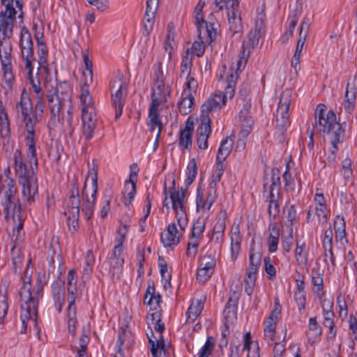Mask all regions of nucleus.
Wrapping results in <instances>:
<instances>
[{
	"label": "nucleus",
	"mask_w": 357,
	"mask_h": 357,
	"mask_svg": "<svg viewBox=\"0 0 357 357\" xmlns=\"http://www.w3.org/2000/svg\"><path fill=\"white\" fill-rule=\"evenodd\" d=\"M136 181L137 174H131L130 175V180L125 182L124 188L122 191L123 197L125 199L132 201L136 194Z\"/></svg>",
	"instance_id": "nucleus-32"
},
{
	"label": "nucleus",
	"mask_w": 357,
	"mask_h": 357,
	"mask_svg": "<svg viewBox=\"0 0 357 357\" xmlns=\"http://www.w3.org/2000/svg\"><path fill=\"white\" fill-rule=\"evenodd\" d=\"M3 211L6 213L5 218H8L9 216L14 218L17 216L20 220L22 215L17 211V202H2Z\"/></svg>",
	"instance_id": "nucleus-43"
},
{
	"label": "nucleus",
	"mask_w": 357,
	"mask_h": 357,
	"mask_svg": "<svg viewBox=\"0 0 357 357\" xmlns=\"http://www.w3.org/2000/svg\"><path fill=\"white\" fill-rule=\"evenodd\" d=\"M15 15L11 13L1 10L0 12V59L3 72V78L10 89L14 81L12 72V43L10 38L13 35V26Z\"/></svg>",
	"instance_id": "nucleus-3"
},
{
	"label": "nucleus",
	"mask_w": 357,
	"mask_h": 357,
	"mask_svg": "<svg viewBox=\"0 0 357 357\" xmlns=\"http://www.w3.org/2000/svg\"><path fill=\"white\" fill-rule=\"evenodd\" d=\"M82 133L86 140H91L98 127L96 109L93 107H82Z\"/></svg>",
	"instance_id": "nucleus-10"
},
{
	"label": "nucleus",
	"mask_w": 357,
	"mask_h": 357,
	"mask_svg": "<svg viewBox=\"0 0 357 357\" xmlns=\"http://www.w3.org/2000/svg\"><path fill=\"white\" fill-rule=\"evenodd\" d=\"M186 190H184L183 188H178L175 187V181L173 180L171 181V186L168 188H167V183H165V199H167V196H169L171 201H183L185 197Z\"/></svg>",
	"instance_id": "nucleus-26"
},
{
	"label": "nucleus",
	"mask_w": 357,
	"mask_h": 357,
	"mask_svg": "<svg viewBox=\"0 0 357 357\" xmlns=\"http://www.w3.org/2000/svg\"><path fill=\"white\" fill-rule=\"evenodd\" d=\"M184 203L185 202H172V206L176 213L177 223L181 230H184L188 224Z\"/></svg>",
	"instance_id": "nucleus-29"
},
{
	"label": "nucleus",
	"mask_w": 357,
	"mask_h": 357,
	"mask_svg": "<svg viewBox=\"0 0 357 357\" xmlns=\"http://www.w3.org/2000/svg\"><path fill=\"white\" fill-rule=\"evenodd\" d=\"M204 6H205V1L199 0L198 3L197 4V6L195 8V11H194L195 13V24L197 26V30L199 32L201 31L202 23L205 22V20H204L203 14H202V9Z\"/></svg>",
	"instance_id": "nucleus-47"
},
{
	"label": "nucleus",
	"mask_w": 357,
	"mask_h": 357,
	"mask_svg": "<svg viewBox=\"0 0 357 357\" xmlns=\"http://www.w3.org/2000/svg\"><path fill=\"white\" fill-rule=\"evenodd\" d=\"M40 93L42 96L41 104L42 107L40 109H38L36 107L37 102L38 101V98L37 97V93H35V108L34 112L33 113L29 114L27 115L22 116V121L24 124V128L27 133L25 137V142L29 147L30 152L33 154L35 152L36 147V142H35V136L36 132V125L39 121L38 116L41 117L43 114L44 113L45 109V100H44V95L42 91V88L40 87Z\"/></svg>",
	"instance_id": "nucleus-6"
},
{
	"label": "nucleus",
	"mask_w": 357,
	"mask_h": 357,
	"mask_svg": "<svg viewBox=\"0 0 357 357\" xmlns=\"http://www.w3.org/2000/svg\"><path fill=\"white\" fill-rule=\"evenodd\" d=\"M16 192L14 181L10 176L0 178V195L6 201H11Z\"/></svg>",
	"instance_id": "nucleus-20"
},
{
	"label": "nucleus",
	"mask_w": 357,
	"mask_h": 357,
	"mask_svg": "<svg viewBox=\"0 0 357 357\" xmlns=\"http://www.w3.org/2000/svg\"><path fill=\"white\" fill-rule=\"evenodd\" d=\"M38 306V299L25 301L24 303L21 305L20 319L23 326V329L21 331L22 333H26V323L31 318V316L35 315L36 317Z\"/></svg>",
	"instance_id": "nucleus-15"
},
{
	"label": "nucleus",
	"mask_w": 357,
	"mask_h": 357,
	"mask_svg": "<svg viewBox=\"0 0 357 357\" xmlns=\"http://www.w3.org/2000/svg\"><path fill=\"white\" fill-rule=\"evenodd\" d=\"M323 248L325 250L324 256H327L326 252L328 251L329 254H331V261L332 264L335 266V256L333 252V231L331 226L325 231L324 238L323 241Z\"/></svg>",
	"instance_id": "nucleus-37"
},
{
	"label": "nucleus",
	"mask_w": 357,
	"mask_h": 357,
	"mask_svg": "<svg viewBox=\"0 0 357 357\" xmlns=\"http://www.w3.org/2000/svg\"><path fill=\"white\" fill-rule=\"evenodd\" d=\"M310 24H311L310 18L308 16H305L303 18L302 23L301 24V26H300L299 38H301L303 39L307 38L308 33H309V31H310Z\"/></svg>",
	"instance_id": "nucleus-59"
},
{
	"label": "nucleus",
	"mask_w": 357,
	"mask_h": 357,
	"mask_svg": "<svg viewBox=\"0 0 357 357\" xmlns=\"http://www.w3.org/2000/svg\"><path fill=\"white\" fill-rule=\"evenodd\" d=\"M280 177L278 176L275 178L274 174L272 177V183L269 187V201H277V196L278 195L279 191V183Z\"/></svg>",
	"instance_id": "nucleus-56"
},
{
	"label": "nucleus",
	"mask_w": 357,
	"mask_h": 357,
	"mask_svg": "<svg viewBox=\"0 0 357 357\" xmlns=\"http://www.w3.org/2000/svg\"><path fill=\"white\" fill-rule=\"evenodd\" d=\"M205 229V222L204 220H197L192 229L191 236L192 238L199 237L202 235Z\"/></svg>",
	"instance_id": "nucleus-62"
},
{
	"label": "nucleus",
	"mask_w": 357,
	"mask_h": 357,
	"mask_svg": "<svg viewBox=\"0 0 357 357\" xmlns=\"http://www.w3.org/2000/svg\"><path fill=\"white\" fill-rule=\"evenodd\" d=\"M333 307V303H331L328 301V307H325V305H323V314L324 316V326H328V324H330V322H333V319L335 317V314L332 310Z\"/></svg>",
	"instance_id": "nucleus-58"
},
{
	"label": "nucleus",
	"mask_w": 357,
	"mask_h": 357,
	"mask_svg": "<svg viewBox=\"0 0 357 357\" xmlns=\"http://www.w3.org/2000/svg\"><path fill=\"white\" fill-rule=\"evenodd\" d=\"M231 257L232 260H235L241 250V238L239 232L235 233L231 237Z\"/></svg>",
	"instance_id": "nucleus-48"
},
{
	"label": "nucleus",
	"mask_w": 357,
	"mask_h": 357,
	"mask_svg": "<svg viewBox=\"0 0 357 357\" xmlns=\"http://www.w3.org/2000/svg\"><path fill=\"white\" fill-rule=\"evenodd\" d=\"M275 121L277 129L281 134L286 131L287 126L290 124L289 120L284 117H276Z\"/></svg>",
	"instance_id": "nucleus-64"
},
{
	"label": "nucleus",
	"mask_w": 357,
	"mask_h": 357,
	"mask_svg": "<svg viewBox=\"0 0 357 357\" xmlns=\"http://www.w3.org/2000/svg\"><path fill=\"white\" fill-rule=\"evenodd\" d=\"M27 156L29 162L23 160L22 152L17 149L14 152V169L20 184L22 186V195L26 201H34L38 195V178L36 172L38 169V158L36 149L32 154L28 149Z\"/></svg>",
	"instance_id": "nucleus-1"
},
{
	"label": "nucleus",
	"mask_w": 357,
	"mask_h": 357,
	"mask_svg": "<svg viewBox=\"0 0 357 357\" xmlns=\"http://www.w3.org/2000/svg\"><path fill=\"white\" fill-rule=\"evenodd\" d=\"M194 132V123L188 119L185 123L184 129L180 132L178 146L181 150L190 149L192 144V135Z\"/></svg>",
	"instance_id": "nucleus-17"
},
{
	"label": "nucleus",
	"mask_w": 357,
	"mask_h": 357,
	"mask_svg": "<svg viewBox=\"0 0 357 357\" xmlns=\"http://www.w3.org/2000/svg\"><path fill=\"white\" fill-rule=\"evenodd\" d=\"M197 174V167L195 159L192 158L190 160L187 167V178L185 180L186 188L191 185L195 181Z\"/></svg>",
	"instance_id": "nucleus-44"
},
{
	"label": "nucleus",
	"mask_w": 357,
	"mask_h": 357,
	"mask_svg": "<svg viewBox=\"0 0 357 357\" xmlns=\"http://www.w3.org/2000/svg\"><path fill=\"white\" fill-rule=\"evenodd\" d=\"M291 94L289 90H285L281 93L278 107L276 112V117H284L289 119V109L291 103Z\"/></svg>",
	"instance_id": "nucleus-22"
},
{
	"label": "nucleus",
	"mask_w": 357,
	"mask_h": 357,
	"mask_svg": "<svg viewBox=\"0 0 357 357\" xmlns=\"http://www.w3.org/2000/svg\"><path fill=\"white\" fill-rule=\"evenodd\" d=\"M177 233L178 229L175 223L169 224L167 227V232L161 233V242L165 248L177 245L179 243V238L176 236Z\"/></svg>",
	"instance_id": "nucleus-21"
},
{
	"label": "nucleus",
	"mask_w": 357,
	"mask_h": 357,
	"mask_svg": "<svg viewBox=\"0 0 357 357\" xmlns=\"http://www.w3.org/2000/svg\"><path fill=\"white\" fill-rule=\"evenodd\" d=\"M127 86L123 75H119L116 79L110 82V91L112 96V104L115 109V120L120 118L126 97Z\"/></svg>",
	"instance_id": "nucleus-8"
},
{
	"label": "nucleus",
	"mask_w": 357,
	"mask_h": 357,
	"mask_svg": "<svg viewBox=\"0 0 357 357\" xmlns=\"http://www.w3.org/2000/svg\"><path fill=\"white\" fill-rule=\"evenodd\" d=\"M325 105H319L316 109V116L314 129L320 135L333 136L342 135L344 129L340 123L337 122L336 114L333 110H329L325 115Z\"/></svg>",
	"instance_id": "nucleus-5"
},
{
	"label": "nucleus",
	"mask_w": 357,
	"mask_h": 357,
	"mask_svg": "<svg viewBox=\"0 0 357 357\" xmlns=\"http://www.w3.org/2000/svg\"><path fill=\"white\" fill-rule=\"evenodd\" d=\"M240 0H214L213 3L219 10L225 8L227 11L229 29L235 35L243 31L242 21L239 10Z\"/></svg>",
	"instance_id": "nucleus-7"
},
{
	"label": "nucleus",
	"mask_w": 357,
	"mask_h": 357,
	"mask_svg": "<svg viewBox=\"0 0 357 357\" xmlns=\"http://www.w3.org/2000/svg\"><path fill=\"white\" fill-rule=\"evenodd\" d=\"M345 100L344 102V109L350 112L351 110H353L354 105H355V101L356 98V89L354 86H350L349 84H347V89H346V93H345Z\"/></svg>",
	"instance_id": "nucleus-36"
},
{
	"label": "nucleus",
	"mask_w": 357,
	"mask_h": 357,
	"mask_svg": "<svg viewBox=\"0 0 357 357\" xmlns=\"http://www.w3.org/2000/svg\"><path fill=\"white\" fill-rule=\"evenodd\" d=\"M20 46L21 48L22 57L25 63V68L28 70L29 82L31 84L33 91L34 93H37L38 98L36 107L40 109L42 107V96L40 93L41 80H40L36 75L35 77L33 75L32 63L36 61V58L33 54V43L30 32L25 26L22 27L21 30Z\"/></svg>",
	"instance_id": "nucleus-4"
},
{
	"label": "nucleus",
	"mask_w": 357,
	"mask_h": 357,
	"mask_svg": "<svg viewBox=\"0 0 357 357\" xmlns=\"http://www.w3.org/2000/svg\"><path fill=\"white\" fill-rule=\"evenodd\" d=\"M8 309L7 294L0 295V324H2L3 319L7 314Z\"/></svg>",
	"instance_id": "nucleus-60"
},
{
	"label": "nucleus",
	"mask_w": 357,
	"mask_h": 357,
	"mask_svg": "<svg viewBox=\"0 0 357 357\" xmlns=\"http://www.w3.org/2000/svg\"><path fill=\"white\" fill-rule=\"evenodd\" d=\"M158 261H159L158 266L160 268V273L161 275L162 281V282L165 281L164 287H165V289H167V284H168L169 287L171 286V284H170L171 275H168L167 278H166L165 273L167 272L168 267H167V264L166 261H165L164 258L162 256H160L158 257Z\"/></svg>",
	"instance_id": "nucleus-51"
},
{
	"label": "nucleus",
	"mask_w": 357,
	"mask_h": 357,
	"mask_svg": "<svg viewBox=\"0 0 357 357\" xmlns=\"http://www.w3.org/2000/svg\"><path fill=\"white\" fill-rule=\"evenodd\" d=\"M342 135L333 136L331 137V147L328 151L327 159L329 162L334 163L337 158V144L340 142Z\"/></svg>",
	"instance_id": "nucleus-42"
},
{
	"label": "nucleus",
	"mask_w": 357,
	"mask_h": 357,
	"mask_svg": "<svg viewBox=\"0 0 357 357\" xmlns=\"http://www.w3.org/2000/svg\"><path fill=\"white\" fill-rule=\"evenodd\" d=\"M87 183L85 181L82 192L83 201H90V199H92V201H95L98 190V176L96 174H92V182H91L89 185H88Z\"/></svg>",
	"instance_id": "nucleus-24"
},
{
	"label": "nucleus",
	"mask_w": 357,
	"mask_h": 357,
	"mask_svg": "<svg viewBox=\"0 0 357 357\" xmlns=\"http://www.w3.org/2000/svg\"><path fill=\"white\" fill-rule=\"evenodd\" d=\"M312 282L316 287V289L314 290V293H316L319 296H321L319 293L322 291L324 288L323 278L321 274L317 273L316 275H313Z\"/></svg>",
	"instance_id": "nucleus-63"
},
{
	"label": "nucleus",
	"mask_w": 357,
	"mask_h": 357,
	"mask_svg": "<svg viewBox=\"0 0 357 357\" xmlns=\"http://www.w3.org/2000/svg\"><path fill=\"white\" fill-rule=\"evenodd\" d=\"M225 105V102L223 100L221 95H219V93L215 91L214 94L202 105L201 118L204 115L209 116V112L219 109Z\"/></svg>",
	"instance_id": "nucleus-19"
},
{
	"label": "nucleus",
	"mask_w": 357,
	"mask_h": 357,
	"mask_svg": "<svg viewBox=\"0 0 357 357\" xmlns=\"http://www.w3.org/2000/svg\"><path fill=\"white\" fill-rule=\"evenodd\" d=\"M1 4L5 7L4 11H7V13L13 15V16L16 15L17 10L15 9L17 8L20 13L18 15L19 18H22L23 13V1L22 0H1Z\"/></svg>",
	"instance_id": "nucleus-34"
},
{
	"label": "nucleus",
	"mask_w": 357,
	"mask_h": 357,
	"mask_svg": "<svg viewBox=\"0 0 357 357\" xmlns=\"http://www.w3.org/2000/svg\"><path fill=\"white\" fill-rule=\"evenodd\" d=\"M192 67V59L189 57L188 54L186 53L185 56L182 57L181 63V74L180 77H185V78L190 77Z\"/></svg>",
	"instance_id": "nucleus-46"
},
{
	"label": "nucleus",
	"mask_w": 357,
	"mask_h": 357,
	"mask_svg": "<svg viewBox=\"0 0 357 357\" xmlns=\"http://www.w3.org/2000/svg\"><path fill=\"white\" fill-rule=\"evenodd\" d=\"M237 79L236 73H231L227 79V85L225 91H217L221 95L223 100L226 102L228 99H231L235 93L236 80Z\"/></svg>",
	"instance_id": "nucleus-33"
},
{
	"label": "nucleus",
	"mask_w": 357,
	"mask_h": 357,
	"mask_svg": "<svg viewBox=\"0 0 357 357\" xmlns=\"http://www.w3.org/2000/svg\"><path fill=\"white\" fill-rule=\"evenodd\" d=\"M165 76L162 69V62L159 61L154 66L153 86L152 87L151 99L167 100L171 89L165 84Z\"/></svg>",
	"instance_id": "nucleus-9"
},
{
	"label": "nucleus",
	"mask_w": 357,
	"mask_h": 357,
	"mask_svg": "<svg viewBox=\"0 0 357 357\" xmlns=\"http://www.w3.org/2000/svg\"><path fill=\"white\" fill-rule=\"evenodd\" d=\"M234 145V140L231 137H226L221 143L217 157L216 160L219 163L222 162L226 160L228 155L230 154Z\"/></svg>",
	"instance_id": "nucleus-28"
},
{
	"label": "nucleus",
	"mask_w": 357,
	"mask_h": 357,
	"mask_svg": "<svg viewBox=\"0 0 357 357\" xmlns=\"http://www.w3.org/2000/svg\"><path fill=\"white\" fill-rule=\"evenodd\" d=\"M61 273L59 271L57 275V280L52 284V296L55 306L60 313L65 303L64 281L60 278Z\"/></svg>",
	"instance_id": "nucleus-16"
},
{
	"label": "nucleus",
	"mask_w": 357,
	"mask_h": 357,
	"mask_svg": "<svg viewBox=\"0 0 357 357\" xmlns=\"http://www.w3.org/2000/svg\"><path fill=\"white\" fill-rule=\"evenodd\" d=\"M37 43H38V68L36 75L39 77L40 80L44 79L45 77H53V75L48 68L47 65V58H48V51L47 46L45 42L43 40V37L38 38L37 37Z\"/></svg>",
	"instance_id": "nucleus-11"
},
{
	"label": "nucleus",
	"mask_w": 357,
	"mask_h": 357,
	"mask_svg": "<svg viewBox=\"0 0 357 357\" xmlns=\"http://www.w3.org/2000/svg\"><path fill=\"white\" fill-rule=\"evenodd\" d=\"M205 298L199 299L195 302H192L188 309L186 316L188 319L194 321L202 312L204 309Z\"/></svg>",
	"instance_id": "nucleus-35"
},
{
	"label": "nucleus",
	"mask_w": 357,
	"mask_h": 357,
	"mask_svg": "<svg viewBox=\"0 0 357 357\" xmlns=\"http://www.w3.org/2000/svg\"><path fill=\"white\" fill-rule=\"evenodd\" d=\"M214 346V338L212 336H208L207 337L205 344L204 345V347H202L199 352V357H208L211 354Z\"/></svg>",
	"instance_id": "nucleus-54"
},
{
	"label": "nucleus",
	"mask_w": 357,
	"mask_h": 357,
	"mask_svg": "<svg viewBox=\"0 0 357 357\" xmlns=\"http://www.w3.org/2000/svg\"><path fill=\"white\" fill-rule=\"evenodd\" d=\"M71 203V206H68L67 211H65L64 214L67 216L68 230L70 233L74 234L79 228L78 219L79 216L80 202Z\"/></svg>",
	"instance_id": "nucleus-18"
},
{
	"label": "nucleus",
	"mask_w": 357,
	"mask_h": 357,
	"mask_svg": "<svg viewBox=\"0 0 357 357\" xmlns=\"http://www.w3.org/2000/svg\"><path fill=\"white\" fill-rule=\"evenodd\" d=\"M259 31L257 29L249 32L246 39L244 40L241 52V57L237 62V70H241V67L244 68L247 63L248 57L250 53V49L259 43Z\"/></svg>",
	"instance_id": "nucleus-12"
},
{
	"label": "nucleus",
	"mask_w": 357,
	"mask_h": 357,
	"mask_svg": "<svg viewBox=\"0 0 357 357\" xmlns=\"http://www.w3.org/2000/svg\"><path fill=\"white\" fill-rule=\"evenodd\" d=\"M167 102V100H162L160 98V99H151V104L149 107V117L150 120L148 123L158 126V130H160V132L162 131V123L159 118L158 114L157 112V109L160 104L165 103Z\"/></svg>",
	"instance_id": "nucleus-23"
},
{
	"label": "nucleus",
	"mask_w": 357,
	"mask_h": 357,
	"mask_svg": "<svg viewBox=\"0 0 357 357\" xmlns=\"http://www.w3.org/2000/svg\"><path fill=\"white\" fill-rule=\"evenodd\" d=\"M194 96L192 93H187L186 96L183 98L178 104V109L181 113L187 114L191 112V108L194 105Z\"/></svg>",
	"instance_id": "nucleus-40"
},
{
	"label": "nucleus",
	"mask_w": 357,
	"mask_h": 357,
	"mask_svg": "<svg viewBox=\"0 0 357 357\" xmlns=\"http://www.w3.org/2000/svg\"><path fill=\"white\" fill-rule=\"evenodd\" d=\"M239 119L241 126L240 135L243 137L248 136L254 123L252 116L250 115V112L240 110Z\"/></svg>",
	"instance_id": "nucleus-31"
},
{
	"label": "nucleus",
	"mask_w": 357,
	"mask_h": 357,
	"mask_svg": "<svg viewBox=\"0 0 357 357\" xmlns=\"http://www.w3.org/2000/svg\"><path fill=\"white\" fill-rule=\"evenodd\" d=\"M262 257L261 248L255 247V241H252L249 255V266L246 275L256 277V274L260 267Z\"/></svg>",
	"instance_id": "nucleus-14"
},
{
	"label": "nucleus",
	"mask_w": 357,
	"mask_h": 357,
	"mask_svg": "<svg viewBox=\"0 0 357 357\" xmlns=\"http://www.w3.org/2000/svg\"><path fill=\"white\" fill-rule=\"evenodd\" d=\"M275 324L276 321H271V319H268L264 330L265 336L270 338L272 341L275 340Z\"/></svg>",
	"instance_id": "nucleus-57"
},
{
	"label": "nucleus",
	"mask_w": 357,
	"mask_h": 357,
	"mask_svg": "<svg viewBox=\"0 0 357 357\" xmlns=\"http://www.w3.org/2000/svg\"><path fill=\"white\" fill-rule=\"evenodd\" d=\"M305 244L304 243L301 245L297 243L295 255L298 264L306 266L307 264V254L305 252Z\"/></svg>",
	"instance_id": "nucleus-49"
},
{
	"label": "nucleus",
	"mask_w": 357,
	"mask_h": 357,
	"mask_svg": "<svg viewBox=\"0 0 357 357\" xmlns=\"http://www.w3.org/2000/svg\"><path fill=\"white\" fill-rule=\"evenodd\" d=\"M10 122L8 114H4V116H0V135L2 137H6L10 135Z\"/></svg>",
	"instance_id": "nucleus-55"
},
{
	"label": "nucleus",
	"mask_w": 357,
	"mask_h": 357,
	"mask_svg": "<svg viewBox=\"0 0 357 357\" xmlns=\"http://www.w3.org/2000/svg\"><path fill=\"white\" fill-rule=\"evenodd\" d=\"M211 121L209 116L204 115L201 119L200 125L197 129V145L199 149L208 148V139L211 133Z\"/></svg>",
	"instance_id": "nucleus-13"
},
{
	"label": "nucleus",
	"mask_w": 357,
	"mask_h": 357,
	"mask_svg": "<svg viewBox=\"0 0 357 357\" xmlns=\"http://www.w3.org/2000/svg\"><path fill=\"white\" fill-rule=\"evenodd\" d=\"M329 213L330 211L327 208L326 203L318 202L314 208L310 206L307 212V218L309 219L312 214H314L318 217L319 221H322V223L324 224L327 222Z\"/></svg>",
	"instance_id": "nucleus-27"
},
{
	"label": "nucleus",
	"mask_w": 357,
	"mask_h": 357,
	"mask_svg": "<svg viewBox=\"0 0 357 357\" xmlns=\"http://www.w3.org/2000/svg\"><path fill=\"white\" fill-rule=\"evenodd\" d=\"M68 299H69V303L68 306V319H73L76 318V307L75 305V294L77 292V289L74 288L73 289L71 287L68 288Z\"/></svg>",
	"instance_id": "nucleus-41"
},
{
	"label": "nucleus",
	"mask_w": 357,
	"mask_h": 357,
	"mask_svg": "<svg viewBox=\"0 0 357 357\" xmlns=\"http://www.w3.org/2000/svg\"><path fill=\"white\" fill-rule=\"evenodd\" d=\"M73 105L72 102V98L70 99V106H63V109L61 112L62 116V121H66L67 123L70 126L72 123V119H73Z\"/></svg>",
	"instance_id": "nucleus-61"
},
{
	"label": "nucleus",
	"mask_w": 357,
	"mask_h": 357,
	"mask_svg": "<svg viewBox=\"0 0 357 357\" xmlns=\"http://www.w3.org/2000/svg\"><path fill=\"white\" fill-rule=\"evenodd\" d=\"M159 0H147L145 18L148 22H151L158 10Z\"/></svg>",
	"instance_id": "nucleus-45"
},
{
	"label": "nucleus",
	"mask_w": 357,
	"mask_h": 357,
	"mask_svg": "<svg viewBox=\"0 0 357 357\" xmlns=\"http://www.w3.org/2000/svg\"><path fill=\"white\" fill-rule=\"evenodd\" d=\"M149 343L151 345V352L153 357H160L162 352L165 351V341L162 335H160L158 339L155 338V341L153 340L154 334L151 331V335L147 334Z\"/></svg>",
	"instance_id": "nucleus-25"
},
{
	"label": "nucleus",
	"mask_w": 357,
	"mask_h": 357,
	"mask_svg": "<svg viewBox=\"0 0 357 357\" xmlns=\"http://www.w3.org/2000/svg\"><path fill=\"white\" fill-rule=\"evenodd\" d=\"M174 45V26L172 23H170L167 26V33L165 39V49L169 54H171V50L173 49Z\"/></svg>",
	"instance_id": "nucleus-52"
},
{
	"label": "nucleus",
	"mask_w": 357,
	"mask_h": 357,
	"mask_svg": "<svg viewBox=\"0 0 357 357\" xmlns=\"http://www.w3.org/2000/svg\"><path fill=\"white\" fill-rule=\"evenodd\" d=\"M22 280H23V285L21 288L19 295L22 301L23 299H26V301H31V299H36V297H33L32 294L31 292V283H30V279L26 282L25 280L22 278Z\"/></svg>",
	"instance_id": "nucleus-53"
},
{
	"label": "nucleus",
	"mask_w": 357,
	"mask_h": 357,
	"mask_svg": "<svg viewBox=\"0 0 357 357\" xmlns=\"http://www.w3.org/2000/svg\"><path fill=\"white\" fill-rule=\"evenodd\" d=\"M321 335V327L317 321L316 317H311L309 320V331L307 333L308 341L311 344L318 341Z\"/></svg>",
	"instance_id": "nucleus-30"
},
{
	"label": "nucleus",
	"mask_w": 357,
	"mask_h": 357,
	"mask_svg": "<svg viewBox=\"0 0 357 357\" xmlns=\"http://www.w3.org/2000/svg\"><path fill=\"white\" fill-rule=\"evenodd\" d=\"M89 85L83 84L82 87V92L80 94V100L82 103V107H93L94 103L93 102L92 96L90 95Z\"/></svg>",
	"instance_id": "nucleus-50"
},
{
	"label": "nucleus",
	"mask_w": 357,
	"mask_h": 357,
	"mask_svg": "<svg viewBox=\"0 0 357 357\" xmlns=\"http://www.w3.org/2000/svg\"><path fill=\"white\" fill-rule=\"evenodd\" d=\"M16 107L20 108L21 114L27 115L33 113V104L27 94L22 93L20 102H17Z\"/></svg>",
	"instance_id": "nucleus-38"
},
{
	"label": "nucleus",
	"mask_w": 357,
	"mask_h": 357,
	"mask_svg": "<svg viewBox=\"0 0 357 357\" xmlns=\"http://www.w3.org/2000/svg\"><path fill=\"white\" fill-rule=\"evenodd\" d=\"M41 88L45 104L47 102L50 110L51 121L54 123L59 122L63 106H70L72 96L70 84L63 82L58 85L53 76L41 79Z\"/></svg>",
	"instance_id": "nucleus-2"
},
{
	"label": "nucleus",
	"mask_w": 357,
	"mask_h": 357,
	"mask_svg": "<svg viewBox=\"0 0 357 357\" xmlns=\"http://www.w3.org/2000/svg\"><path fill=\"white\" fill-rule=\"evenodd\" d=\"M11 258L13 261V269L15 274H19L20 273L22 265V259L23 257L22 255V252L20 249L16 250L15 244H13L11 250Z\"/></svg>",
	"instance_id": "nucleus-39"
}]
</instances>
